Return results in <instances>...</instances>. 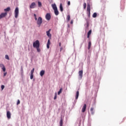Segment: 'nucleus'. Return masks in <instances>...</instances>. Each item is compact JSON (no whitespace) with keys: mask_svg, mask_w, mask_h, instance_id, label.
Wrapping results in <instances>:
<instances>
[{"mask_svg":"<svg viewBox=\"0 0 126 126\" xmlns=\"http://www.w3.org/2000/svg\"><path fill=\"white\" fill-rule=\"evenodd\" d=\"M33 48H38L40 47V41L39 40H36L33 43Z\"/></svg>","mask_w":126,"mask_h":126,"instance_id":"1","label":"nucleus"},{"mask_svg":"<svg viewBox=\"0 0 126 126\" xmlns=\"http://www.w3.org/2000/svg\"><path fill=\"white\" fill-rule=\"evenodd\" d=\"M42 22H43V19H42V17H39L36 22L37 25H39V27L41 26V24H42Z\"/></svg>","mask_w":126,"mask_h":126,"instance_id":"2","label":"nucleus"},{"mask_svg":"<svg viewBox=\"0 0 126 126\" xmlns=\"http://www.w3.org/2000/svg\"><path fill=\"white\" fill-rule=\"evenodd\" d=\"M14 14L15 18H17L18 17V15L19 14V9L17 7H16L15 9Z\"/></svg>","mask_w":126,"mask_h":126,"instance_id":"3","label":"nucleus"},{"mask_svg":"<svg viewBox=\"0 0 126 126\" xmlns=\"http://www.w3.org/2000/svg\"><path fill=\"white\" fill-rule=\"evenodd\" d=\"M7 15V13L5 12V13H2L0 15V19H1V18H3V17H5Z\"/></svg>","mask_w":126,"mask_h":126,"instance_id":"4","label":"nucleus"},{"mask_svg":"<svg viewBox=\"0 0 126 126\" xmlns=\"http://www.w3.org/2000/svg\"><path fill=\"white\" fill-rule=\"evenodd\" d=\"M6 116L7 119H8V120H9V119L11 118V113H10V111H7Z\"/></svg>","mask_w":126,"mask_h":126,"instance_id":"5","label":"nucleus"},{"mask_svg":"<svg viewBox=\"0 0 126 126\" xmlns=\"http://www.w3.org/2000/svg\"><path fill=\"white\" fill-rule=\"evenodd\" d=\"M45 18L47 20H50L51 19V14L47 13L45 16Z\"/></svg>","mask_w":126,"mask_h":126,"instance_id":"6","label":"nucleus"},{"mask_svg":"<svg viewBox=\"0 0 126 126\" xmlns=\"http://www.w3.org/2000/svg\"><path fill=\"white\" fill-rule=\"evenodd\" d=\"M51 29H49V31L46 32L47 36H48L49 38L52 37V34H51V33H50V32H51Z\"/></svg>","mask_w":126,"mask_h":126,"instance_id":"7","label":"nucleus"},{"mask_svg":"<svg viewBox=\"0 0 126 126\" xmlns=\"http://www.w3.org/2000/svg\"><path fill=\"white\" fill-rule=\"evenodd\" d=\"M86 107H87L86 104H84L82 109V113H85V112L86 111Z\"/></svg>","mask_w":126,"mask_h":126,"instance_id":"8","label":"nucleus"},{"mask_svg":"<svg viewBox=\"0 0 126 126\" xmlns=\"http://www.w3.org/2000/svg\"><path fill=\"white\" fill-rule=\"evenodd\" d=\"M79 75L81 79L82 78V77L83 76V70H81L79 71Z\"/></svg>","mask_w":126,"mask_h":126,"instance_id":"9","label":"nucleus"},{"mask_svg":"<svg viewBox=\"0 0 126 126\" xmlns=\"http://www.w3.org/2000/svg\"><path fill=\"white\" fill-rule=\"evenodd\" d=\"M35 7H36V3H35V2H32V4H31L30 8H35Z\"/></svg>","mask_w":126,"mask_h":126,"instance_id":"10","label":"nucleus"},{"mask_svg":"<svg viewBox=\"0 0 126 126\" xmlns=\"http://www.w3.org/2000/svg\"><path fill=\"white\" fill-rule=\"evenodd\" d=\"M0 67L1 68V69H2L3 71L5 72V67L4 66V65H3V64L1 63L0 64Z\"/></svg>","mask_w":126,"mask_h":126,"instance_id":"11","label":"nucleus"},{"mask_svg":"<svg viewBox=\"0 0 126 126\" xmlns=\"http://www.w3.org/2000/svg\"><path fill=\"white\" fill-rule=\"evenodd\" d=\"M50 45H51V41H50V39H48L47 43V49H50Z\"/></svg>","mask_w":126,"mask_h":126,"instance_id":"12","label":"nucleus"},{"mask_svg":"<svg viewBox=\"0 0 126 126\" xmlns=\"http://www.w3.org/2000/svg\"><path fill=\"white\" fill-rule=\"evenodd\" d=\"M63 117H61L60 121V126H63Z\"/></svg>","mask_w":126,"mask_h":126,"instance_id":"13","label":"nucleus"},{"mask_svg":"<svg viewBox=\"0 0 126 126\" xmlns=\"http://www.w3.org/2000/svg\"><path fill=\"white\" fill-rule=\"evenodd\" d=\"M52 6L54 10H56V9H58V7H57V5H56L55 3L52 4Z\"/></svg>","mask_w":126,"mask_h":126,"instance_id":"14","label":"nucleus"},{"mask_svg":"<svg viewBox=\"0 0 126 126\" xmlns=\"http://www.w3.org/2000/svg\"><path fill=\"white\" fill-rule=\"evenodd\" d=\"M91 6L90 5V4H87V11H91Z\"/></svg>","mask_w":126,"mask_h":126,"instance_id":"15","label":"nucleus"},{"mask_svg":"<svg viewBox=\"0 0 126 126\" xmlns=\"http://www.w3.org/2000/svg\"><path fill=\"white\" fill-rule=\"evenodd\" d=\"M91 33H92V30H91L89 31L87 34V38H89L90 37V35H91Z\"/></svg>","mask_w":126,"mask_h":126,"instance_id":"16","label":"nucleus"},{"mask_svg":"<svg viewBox=\"0 0 126 126\" xmlns=\"http://www.w3.org/2000/svg\"><path fill=\"white\" fill-rule=\"evenodd\" d=\"M45 74V70H42L40 72V76H43Z\"/></svg>","mask_w":126,"mask_h":126,"instance_id":"17","label":"nucleus"},{"mask_svg":"<svg viewBox=\"0 0 126 126\" xmlns=\"http://www.w3.org/2000/svg\"><path fill=\"white\" fill-rule=\"evenodd\" d=\"M91 45H92L91 41H89L88 47V50H90L91 48Z\"/></svg>","mask_w":126,"mask_h":126,"instance_id":"18","label":"nucleus"},{"mask_svg":"<svg viewBox=\"0 0 126 126\" xmlns=\"http://www.w3.org/2000/svg\"><path fill=\"white\" fill-rule=\"evenodd\" d=\"M79 96V91H77L76 94V99L77 100L78 99V97Z\"/></svg>","mask_w":126,"mask_h":126,"instance_id":"19","label":"nucleus"},{"mask_svg":"<svg viewBox=\"0 0 126 126\" xmlns=\"http://www.w3.org/2000/svg\"><path fill=\"white\" fill-rule=\"evenodd\" d=\"M54 13L55 15H59V10H58V9L54 10Z\"/></svg>","mask_w":126,"mask_h":126,"instance_id":"20","label":"nucleus"},{"mask_svg":"<svg viewBox=\"0 0 126 126\" xmlns=\"http://www.w3.org/2000/svg\"><path fill=\"white\" fill-rule=\"evenodd\" d=\"M60 8L61 11L63 12V4L61 3L60 6Z\"/></svg>","mask_w":126,"mask_h":126,"instance_id":"21","label":"nucleus"},{"mask_svg":"<svg viewBox=\"0 0 126 126\" xmlns=\"http://www.w3.org/2000/svg\"><path fill=\"white\" fill-rule=\"evenodd\" d=\"M91 112L92 115H94V108L92 107L91 108Z\"/></svg>","mask_w":126,"mask_h":126,"instance_id":"22","label":"nucleus"},{"mask_svg":"<svg viewBox=\"0 0 126 126\" xmlns=\"http://www.w3.org/2000/svg\"><path fill=\"white\" fill-rule=\"evenodd\" d=\"M4 11H9L10 10V7H8L6 9H4Z\"/></svg>","mask_w":126,"mask_h":126,"instance_id":"23","label":"nucleus"},{"mask_svg":"<svg viewBox=\"0 0 126 126\" xmlns=\"http://www.w3.org/2000/svg\"><path fill=\"white\" fill-rule=\"evenodd\" d=\"M93 17L94 18H96V17H97V13H94L93 15Z\"/></svg>","mask_w":126,"mask_h":126,"instance_id":"24","label":"nucleus"},{"mask_svg":"<svg viewBox=\"0 0 126 126\" xmlns=\"http://www.w3.org/2000/svg\"><path fill=\"white\" fill-rule=\"evenodd\" d=\"M67 21H69L70 20V15H68L67 16Z\"/></svg>","mask_w":126,"mask_h":126,"instance_id":"25","label":"nucleus"},{"mask_svg":"<svg viewBox=\"0 0 126 126\" xmlns=\"http://www.w3.org/2000/svg\"><path fill=\"white\" fill-rule=\"evenodd\" d=\"M62 91H63V89L62 88L60 89V91L58 93V95H60V94L62 93Z\"/></svg>","mask_w":126,"mask_h":126,"instance_id":"26","label":"nucleus"},{"mask_svg":"<svg viewBox=\"0 0 126 126\" xmlns=\"http://www.w3.org/2000/svg\"><path fill=\"white\" fill-rule=\"evenodd\" d=\"M34 70H35V68H33L31 71V74H33L34 73Z\"/></svg>","mask_w":126,"mask_h":126,"instance_id":"27","label":"nucleus"},{"mask_svg":"<svg viewBox=\"0 0 126 126\" xmlns=\"http://www.w3.org/2000/svg\"><path fill=\"white\" fill-rule=\"evenodd\" d=\"M35 49H36L38 53H40V52H41V50H40V47H36Z\"/></svg>","mask_w":126,"mask_h":126,"instance_id":"28","label":"nucleus"},{"mask_svg":"<svg viewBox=\"0 0 126 126\" xmlns=\"http://www.w3.org/2000/svg\"><path fill=\"white\" fill-rule=\"evenodd\" d=\"M38 3L39 7H41V6H42V3H41V2H40V1H38Z\"/></svg>","mask_w":126,"mask_h":126,"instance_id":"29","label":"nucleus"},{"mask_svg":"<svg viewBox=\"0 0 126 126\" xmlns=\"http://www.w3.org/2000/svg\"><path fill=\"white\" fill-rule=\"evenodd\" d=\"M5 58L6 60H9V57H8V55H6L5 56Z\"/></svg>","mask_w":126,"mask_h":126,"instance_id":"30","label":"nucleus"},{"mask_svg":"<svg viewBox=\"0 0 126 126\" xmlns=\"http://www.w3.org/2000/svg\"><path fill=\"white\" fill-rule=\"evenodd\" d=\"M34 17L35 20L37 21V20H38L37 19V16L35 14H34Z\"/></svg>","mask_w":126,"mask_h":126,"instance_id":"31","label":"nucleus"},{"mask_svg":"<svg viewBox=\"0 0 126 126\" xmlns=\"http://www.w3.org/2000/svg\"><path fill=\"white\" fill-rule=\"evenodd\" d=\"M84 9H85L86 8V3H84L83 4Z\"/></svg>","mask_w":126,"mask_h":126,"instance_id":"32","label":"nucleus"},{"mask_svg":"<svg viewBox=\"0 0 126 126\" xmlns=\"http://www.w3.org/2000/svg\"><path fill=\"white\" fill-rule=\"evenodd\" d=\"M33 74H31V77H30L31 79H33Z\"/></svg>","mask_w":126,"mask_h":126,"instance_id":"33","label":"nucleus"},{"mask_svg":"<svg viewBox=\"0 0 126 126\" xmlns=\"http://www.w3.org/2000/svg\"><path fill=\"white\" fill-rule=\"evenodd\" d=\"M20 104V100L18 99L17 102V105H19Z\"/></svg>","mask_w":126,"mask_h":126,"instance_id":"34","label":"nucleus"},{"mask_svg":"<svg viewBox=\"0 0 126 126\" xmlns=\"http://www.w3.org/2000/svg\"><path fill=\"white\" fill-rule=\"evenodd\" d=\"M1 88L2 90H3V89H4V85H2L1 86Z\"/></svg>","mask_w":126,"mask_h":126,"instance_id":"35","label":"nucleus"},{"mask_svg":"<svg viewBox=\"0 0 126 126\" xmlns=\"http://www.w3.org/2000/svg\"><path fill=\"white\" fill-rule=\"evenodd\" d=\"M54 100H56V99H57V94H56L55 96H54Z\"/></svg>","mask_w":126,"mask_h":126,"instance_id":"36","label":"nucleus"},{"mask_svg":"<svg viewBox=\"0 0 126 126\" xmlns=\"http://www.w3.org/2000/svg\"><path fill=\"white\" fill-rule=\"evenodd\" d=\"M70 24H73V20H71Z\"/></svg>","mask_w":126,"mask_h":126,"instance_id":"37","label":"nucleus"},{"mask_svg":"<svg viewBox=\"0 0 126 126\" xmlns=\"http://www.w3.org/2000/svg\"><path fill=\"white\" fill-rule=\"evenodd\" d=\"M88 13L89 17H90V11H88Z\"/></svg>","mask_w":126,"mask_h":126,"instance_id":"38","label":"nucleus"},{"mask_svg":"<svg viewBox=\"0 0 126 126\" xmlns=\"http://www.w3.org/2000/svg\"><path fill=\"white\" fill-rule=\"evenodd\" d=\"M22 74H23V68H21Z\"/></svg>","mask_w":126,"mask_h":126,"instance_id":"39","label":"nucleus"},{"mask_svg":"<svg viewBox=\"0 0 126 126\" xmlns=\"http://www.w3.org/2000/svg\"><path fill=\"white\" fill-rule=\"evenodd\" d=\"M6 74H7V73L6 72H5L3 73V76H6Z\"/></svg>","mask_w":126,"mask_h":126,"instance_id":"40","label":"nucleus"},{"mask_svg":"<svg viewBox=\"0 0 126 126\" xmlns=\"http://www.w3.org/2000/svg\"><path fill=\"white\" fill-rule=\"evenodd\" d=\"M67 4H68V5H70V1H68V2H67Z\"/></svg>","mask_w":126,"mask_h":126,"instance_id":"41","label":"nucleus"},{"mask_svg":"<svg viewBox=\"0 0 126 126\" xmlns=\"http://www.w3.org/2000/svg\"><path fill=\"white\" fill-rule=\"evenodd\" d=\"M62 50H63V47H61V48H60V52H62Z\"/></svg>","mask_w":126,"mask_h":126,"instance_id":"42","label":"nucleus"},{"mask_svg":"<svg viewBox=\"0 0 126 126\" xmlns=\"http://www.w3.org/2000/svg\"><path fill=\"white\" fill-rule=\"evenodd\" d=\"M59 46H60V47H61L62 46V43H59Z\"/></svg>","mask_w":126,"mask_h":126,"instance_id":"43","label":"nucleus"},{"mask_svg":"<svg viewBox=\"0 0 126 126\" xmlns=\"http://www.w3.org/2000/svg\"><path fill=\"white\" fill-rule=\"evenodd\" d=\"M87 27H88V26H89V24H87Z\"/></svg>","mask_w":126,"mask_h":126,"instance_id":"44","label":"nucleus"}]
</instances>
